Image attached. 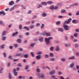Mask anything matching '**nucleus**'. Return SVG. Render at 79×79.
I'll use <instances>...</instances> for the list:
<instances>
[{"label":"nucleus","mask_w":79,"mask_h":79,"mask_svg":"<svg viewBox=\"0 0 79 79\" xmlns=\"http://www.w3.org/2000/svg\"><path fill=\"white\" fill-rule=\"evenodd\" d=\"M53 39L52 37H49L48 38H45V42L47 44H48L50 42L49 40Z\"/></svg>","instance_id":"nucleus-1"},{"label":"nucleus","mask_w":79,"mask_h":79,"mask_svg":"<svg viewBox=\"0 0 79 79\" xmlns=\"http://www.w3.org/2000/svg\"><path fill=\"white\" fill-rule=\"evenodd\" d=\"M72 20V19L70 18L68 19V21H65L64 24H69V23H70V22H71V21Z\"/></svg>","instance_id":"nucleus-2"},{"label":"nucleus","mask_w":79,"mask_h":79,"mask_svg":"<svg viewBox=\"0 0 79 79\" xmlns=\"http://www.w3.org/2000/svg\"><path fill=\"white\" fill-rule=\"evenodd\" d=\"M37 75L40 78H44V75L43 74H41V75H40V73H37Z\"/></svg>","instance_id":"nucleus-3"},{"label":"nucleus","mask_w":79,"mask_h":79,"mask_svg":"<svg viewBox=\"0 0 79 79\" xmlns=\"http://www.w3.org/2000/svg\"><path fill=\"white\" fill-rule=\"evenodd\" d=\"M63 27L64 28L65 30H69V28L68 27V26L66 25H64L63 26Z\"/></svg>","instance_id":"nucleus-4"},{"label":"nucleus","mask_w":79,"mask_h":79,"mask_svg":"<svg viewBox=\"0 0 79 79\" xmlns=\"http://www.w3.org/2000/svg\"><path fill=\"white\" fill-rule=\"evenodd\" d=\"M16 69H14V70H13V73H14V74H15V76H17L18 73V72H16Z\"/></svg>","instance_id":"nucleus-5"},{"label":"nucleus","mask_w":79,"mask_h":79,"mask_svg":"<svg viewBox=\"0 0 79 79\" xmlns=\"http://www.w3.org/2000/svg\"><path fill=\"white\" fill-rule=\"evenodd\" d=\"M44 33L46 34V35L47 36H50L51 34L49 33H47L46 31H44Z\"/></svg>","instance_id":"nucleus-6"},{"label":"nucleus","mask_w":79,"mask_h":79,"mask_svg":"<svg viewBox=\"0 0 79 79\" xmlns=\"http://www.w3.org/2000/svg\"><path fill=\"white\" fill-rule=\"evenodd\" d=\"M14 4H15V2H14L13 1H11L9 3V5L10 6L13 5H14Z\"/></svg>","instance_id":"nucleus-7"},{"label":"nucleus","mask_w":79,"mask_h":79,"mask_svg":"<svg viewBox=\"0 0 79 79\" xmlns=\"http://www.w3.org/2000/svg\"><path fill=\"white\" fill-rule=\"evenodd\" d=\"M55 73V70H52L50 72V74L51 75H53V74Z\"/></svg>","instance_id":"nucleus-8"},{"label":"nucleus","mask_w":79,"mask_h":79,"mask_svg":"<svg viewBox=\"0 0 79 79\" xmlns=\"http://www.w3.org/2000/svg\"><path fill=\"white\" fill-rule=\"evenodd\" d=\"M60 50V49H59V46H57L56 48L55 51H59Z\"/></svg>","instance_id":"nucleus-9"},{"label":"nucleus","mask_w":79,"mask_h":79,"mask_svg":"<svg viewBox=\"0 0 79 79\" xmlns=\"http://www.w3.org/2000/svg\"><path fill=\"white\" fill-rule=\"evenodd\" d=\"M41 56L40 55H39L37 56H36V58L37 60H39L41 58Z\"/></svg>","instance_id":"nucleus-10"},{"label":"nucleus","mask_w":79,"mask_h":79,"mask_svg":"<svg viewBox=\"0 0 79 79\" xmlns=\"http://www.w3.org/2000/svg\"><path fill=\"white\" fill-rule=\"evenodd\" d=\"M2 41H5L6 40V36H2Z\"/></svg>","instance_id":"nucleus-11"},{"label":"nucleus","mask_w":79,"mask_h":79,"mask_svg":"<svg viewBox=\"0 0 79 79\" xmlns=\"http://www.w3.org/2000/svg\"><path fill=\"white\" fill-rule=\"evenodd\" d=\"M75 57L74 56H72V57H70L69 58V60H73L74 59H75Z\"/></svg>","instance_id":"nucleus-12"},{"label":"nucleus","mask_w":79,"mask_h":79,"mask_svg":"<svg viewBox=\"0 0 79 79\" xmlns=\"http://www.w3.org/2000/svg\"><path fill=\"white\" fill-rule=\"evenodd\" d=\"M18 34V31H16L15 33H13V35H12V36H15V35H17Z\"/></svg>","instance_id":"nucleus-13"},{"label":"nucleus","mask_w":79,"mask_h":79,"mask_svg":"<svg viewBox=\"0 0 79 79\" xmlns=\"http://www.w3.org/2000/svg\"><path fill=\"white\" fill-rule=\"evenodd\" d=\"M17 41L18 42V43H21L22 42V41H21V40L20 39H18Z\"/></svg>","instance_id":"nucleus-14"},{"label":"nucleus","mask_w":79,"mask_h":79,"mask_svg":"<svg viewBox=\"0 0 79 79\" xmlns=\"http://www.w3.org/2000/svg\"><path fill=\"white\" fill-rule=\"evenodd\" d=\"M5 15V13L2 11L0 12V15Z\"/></svg>","instance_id":"nucleus-15"},{"label":"nucleus","mask_w":79,"mask_h":79,"mask_svg":"<svg viewBox=\"0 0 79 79\" xmlns=\"http://www.w3.org/2000/svg\"><path fill=\"white\" fill-rule=\"evenodd\" d=\"M50 10H54V6H52L50 7Z\"/></svg>","instance_id":"nucleus-16"},{"label":"nucleus","mask_w":79,"mask_h":79,"mask_svg":"<svg viewBox=\"0 0 79 79\" xmlns=\"http://www.w3.org/2000/svg\"><path fill=\"white\" fill-rule=\"evenodd\" d=\"M78 4L77 3H75L73 5H71L72 6H77Z\"/></svg>","instance_id":"nucleus-17"},{"label":"nucleus","mask_w":79,"mask_h":79,"mask_svg":"<svg viewBox=\"0 0 79 79\" xmlns=\"http://www.w3.org/2000/svg\"><path fill=\"white\" fill-rule=\"evenodd\" d=\"M47 3H48V4H52L53 3V2L51 1H49L47 2Z\"/></svg>","instance_id":"nucleus-18"},{"label":"nucleus","mask_w":79,"mask_h":79,"mask_svg":"<svg viewBox=\"0 0 79 79\" xmlns=\"http://www.w3.org/2000/svg\"><path fill=\"white\" fill-rule=\"evenodd\" d=\"M66 11L65 10H62L61 11V13H66Z\"/></svg>","instance_id":"nucleus-19"},{"label":"nucleus","mask_w":79,"mask_h":79,"mask_svg":"<svg viewBox=\"0 0 79 79\" xmlns=\"http://www.w3.org/2000/svg\"><path fill=\"white\" fill-rule=\"evenodd\" d=\"M79 47L78 44H75V47L76 48H77Z\"/></svg>","instance_id":"nucleus-20"},{"label":"nucleus","mask_w":79,"mask_h":79,"mask_svg":"<svg viewBox=\"0 0 79 79\" xmlns=\"http://www.w3.org/2000/svg\"><path fill=\"white\" fill-rule=\"evenodd\" d=\"M50 60L51 61H54L55 60V58H51L50 59Z\"/></svg>","instance_id":"nucleus-21"},{"label":"nucleus","mask_w":79,"mask_h":79,"mask_svg":"<svg viewBox=\"0 0 79 79\" xmlns=\"http://www.w3.org/2000/svg\"><path fill=\"white\" fill-rule=\"evenodd\" d=\"M41 4L42 5H47V3L45 2H42L41 3Z\"/></svg>","instance_id":"nucleus-22"},{"label":"nucleus","mask_w":79,"mask_h":79,"mask_svg":"<svg viewBox=\"0 0 79 79\" xmlns=\"http://www.w3.org/2000/svg\"><path fill=\"white\" fill-rule=\"evenodd\" d=\"M24 29L26 30H29V28L25 26L24 27Z\"/></svg>","instance_id":"nucleus-23"},{"label":"nucleus","mask_w":79,"mask_h":79,"mask_svg":"<svg viewBox=\"0 0 79 79\" xmlns=\"http://www.w3.org/2000/svg\"><path fill=\"white\" fill-rule=\"evenodd\" d=\"M42 16L43 17H45L46 16H47V14L46 13H43L42 15Z\"/></svg>","instance_id":"nucleus-24"},{"label":"nucleus","mask_w":79,"mask_h":79,"mask_svg":"<svg viewBox=\"0 0 79 79\" xmlns=\"http://www.w3.org/2000/svg\"><path fill=\"white\" fill-rule=\"evenodd\" d=\"M5 33H6V31H4L2 34V36H3L5 35Z\"/></svg>","instance_id":"nucleus-25"},{"label":"nucleus","mask_w":79,"mask_h":79,"mask_svg":"<svg viewBox=\"0 0 79 79\" xmlns=\"http://www.w3.org/2000/svg\"><path fill=\"white\" fill-rule=\"evenodd\" d=\"M72 22L73 23H74V24H75V23H76L77 22H76V20H72Z\"/></svg>","instance_id":"nucleus-26"},{"label":"nucleus","mask_w":79,"mask_h":79,"mask_svg":"<svg viewBox=\"0 0 79 79\" xmlns=\"http://www.w3.org/2000/svg\"><path fill=\"white\" fill-rule=\"evenodd\" d=\"M61 61H62V62H64L65 61V59L64 58H63L61 59Z\"/></svg>","instance_id":"nucleus-27"},{"label":"nucleus","mask_w":79,"mask_h":79,"mask_svg":"<svg viewBox=\"0 0 79 79\" xmlns=\"http://www.w3.org/2000/svg\"><path fill=\"white\" fill-rule=\"evenodd\" d=\"M42 54V53L41 52H37V54L38 55H40Z\"/></svg>","instance_id":"nucleus-28"},{"label":"nucleus","mask_w":79,"mask_h":79,"mask_svg":"<svg viewBox=\"0 0 79 79\" xmlns=\"http://www.w3.org/2000/svg\"><path fill=\"white\" fill-rule=\"evenodd\" d=\"M75 65V64H74V63H72V64H70V67H71V68H73V67H74V65Z\"/></svg>","instance_id":"nucleus-29"},{"label":"nucleus","mask_w":79,"mask_h":79,"mask_svg":"<svg viewBox=\"0 0 79 79\" xmlns=\"http://www.w3.org/2000/svg\"><path fill=\"white\" fill-rule=\"evenodd\" d=\"M4 46H5V44H4L1 46V48L2 49L4 48Z\"/></svg>","instance_id":"nucleus-30"},{"label":"nucleus","mask_w":79,"mask_h":79,"mask_svg":"<svg viewBox=\"0 0 79 79\" xmlns=\"http://www.w3.org/2000/svg\"><path fill=\"white\" fill-rule=\"evenodd\" d=\"M60 23H61V22H60V21H59L56 22V24L57 25H59V24H60Z\"/></svg>","instance_id":"nucleus-31"},{"label":"nucleus","mask_w":79,"mask_h":79,"mask_svg":"<svg viewBox=\"0 0 79 79\" xmlns=\"http://www.w3.org/2000/svg\"><path fill=\"white\" fill-rule=\"evenodd\" d=\"M44 26L45 25H44V24H42V26H41V29H43V28L44 27Z\"/></svg>","instance_id":"nucleus-32"},{"label":"nucleus","mask_w":79,"mask_h":79,"mask_svg":"<svg viewBox=\"0 0 79 79\" xmlns=\"http://www.w3.org/2000/svg\"><path fill=\"white\" fill-rule=\"evenodd\" d=\"M35 44L34 43L33 44H31L30 46L31 47L33 48V47H34V45Z\"/></svg>","instance_id":"nucleus-33"},{"label":"nucleus","mask_w":79,"mask_h":79,"mask_svg":"<svg viewBox=\"0 0 79 79\" xmlns=\"http://www.w3.org/2000/svg\"><path fill=\"white\" fill-rule=\"evenodd\" d=\"M65 45L66 47H69V46H70V44H65Z\"/></svg>","instance_id":"nucleus-34"},{"label":"nucleus","mask_w":79,"mask_h":79,"mask_svg":"<svg viewBox=\"0 0 79 79\" xmlns=\"http://www.w3.org/2000/svg\"><path fill=\"white\" fill-rule=\"evenodd\" d=\"M19 29H22V25L20 24L19 26Z\"/></svg>","instance_id":"nucleus-35"},{"label":"nucleus","mask_w":79,"mask_h":79,"mask_svg":"<svg viewBox=\"0 0 79 79\" xmlns=\"http://www.w3.org/2000/svg\"><path fill=\"white\" fill-rule=\"evenodd\" d=\"M50 56L51 57H52L53 56V54L52 53H50Z\"/></svg>","instance_id":"nucleus-36"},{"label":"nucleus","mask_w":79,"mask_h":79,"mask_svg":"<svg viewBox=\"0 0 79 79\" xmlns=\"http://www.w3.org/2000/svg\"><path fill=\"white\" fill-rule=\"evenodd\" d=\"M9 79H12L10 73H9Z\"/></svg>","instance_id":"nucleus-37"},{"label":"nucleus","mask_w":79,"mask_h":79,"mask_svg":"<svg viewBox=\"0 0 79 79\" xmlns=\"http://www.w3.org/2000/svg\"><path fill=\"white\" fill-rule=\"evenodd\" d=\"M43 38H40V39H39V41L40 42H43Z\"/></svg>","instance_id":"nucleus-38"},{"label":"nucleus","mask_w":79,"mask_h":79,"mask_svg":"<svg viewBox=\"0 0 79 79\" xmlns=\"http://www.w3.org/2000/svg\"><path fill=\"white\" fill-rule=\"evenodd\" d=\"M58 6H54V10H57L58 9Z\"/></svg>","instance_id":"nucleus-39"},{"label":"nucleus","mask_w":79,"mask_h":79,"mask_svg":"<svg viewBox=\"0 0 79 79\" xmlns=\"http://www.w3.org/2000/svg\"><path fill=\"white\" fill-rule=\"evenodd\" d=\"M34 25H31L30 26V27L31 29H33V28H34Z\"/></svg>","instance_id":"nucleus-40"},{"label":"nucleus","mask_w":79,"mask_h":79,"mask_svg":"<svg viewBox=\"0 0 79 79\" xmlns=\"http://www.w3.org/2000/svg\"><path fill=\"white\" fill-rule=\"evenodd\" d=\"M40 26V23H36V26L37 27H38L39 26Z\"/></svg>","instance_id":"nucleus-41"},{"label":"nucleus","mask_w":79,"mask_h":79,"mask_svg":"<svg viewBox=\"0 0 79 79\" xmlns=\"http://www.w3.org/2000/svg\"><path fill=\"white\" fill-rule=\"evenodd\" d=\"M28 57V55L27 54H25L24 55V57L25 58H27Z\"/></svg>","instance_id":"nucleus-42"},{"label":"nucleus","mask_w":79,"mask_h":79,"mask_svg":"<svg viewBox=\"0 0 79 79\" xmlns=\"http://www.w3.org/2000/svg\"><path fill=\"white\" fill-rule=\"evenodd\" d=\"M45 57H46V58H48V57H49V56L47 54H46L45 55Z\"/></svg>","instance_id":"nucleus-43"},{"label":"nucleus","mask_w":79,"mask_h":79,"mask_svg":"<svg viewBox=\"0 0 79 79\" xmlns=\"http://www.w3.org/2000/svg\"><path fill=\"white\" fill-rule=\"evenodd\" d=\"M21 54H19V53H17V55H16V56H21Z\"/></svg>","instance_id":"nucleus-44"},{"label":"nucleus","mask_w":79,"mask_h":79,"mask_svg":"<svg viewBox=\"0 0 79 79\" xmlns=\"http://www.w3.org/2000/svg\"><path fill=\"white\" fill-rule=\"evenodd\" d=\"M76 68L77 70H78L79 69V66L78 65H76Z\"/></svg>","instance_id":"nucleus-45"},{"label":"nucleus","mask_w":79,"mask_h":79,"mask_svg":"<svg viewBox=\"0 0 79 79\" xmlns=\"http://www.w3.org/2000/svg\"><path fill=\"white\" fill-rule=\"evenodd\" d=\"M59 78H60V79H64V78L62 76H60Z\"/></svg>","instance_id":"nucleus-46"},{"label":"nucleus","mask_w":79,"mask_h":79,"mask_svg":"<svg viewBox=\"0 0 79 79\" xmlns=\"http://www.w3.org/2000/svg\"><path fill=\"white\" fill-rule=\"evenodd\" d=\"M29 68V66L27 65L25 67V69L27 70Z\"/></svg>","instance_id":"nucleus-47"},{"label":"nucleus","mask_w":79,"mask_h":79,"mask_svg":"<svg viewBox=\"0 0 79 79\" xmlns=\"http://www.w3.org/2000/svg\"><path fill=\"white\" fill-rule=\"evenodd\" d=\"M36 71L38 72H40V69L38 68H37V69H36Z\"/></svg>","instance_id":"nucleus-48"},{"label":"nucleus","mask_w":79,"mask_h":79,"mask_svg":"<svg viewBox=\"0 0 79 79\" xmlns=\"http://www.w3.org/2000/svg\"><path fill=\"white\" fill-rule=\"evenodd\" d=\"M70 39H71V40H73L74 39V37L73 35H71L70 36Z\"/></svg>","instance_id":"nucleus-49"},{"label":"nucleus","mask_w":79,"mask_h":79,"mask_svg":"<svg viewBox=\"0 0 79 79\" xmlns=\"http://www.w3.org/2000/svg\"><path fill=\"white\" fill-rule=\"evenodd\" d=\"M34 53L33 52H31V55L33 57H34Z\"/></svg>","instance_id":"nucleus-50"},{"label":"nucleus","mask_w":79,"mask_h":79,"mask_svg":"<svg viewBox=\"0 0 79 79\" xmlns=\"http://www.w3.org/2000/svg\"><path fill=\"white\" fill-rule=\"evenodd\" d=\"M14 46H15V47L17 48L18 47V44H14Z\"/></svg>","instance_id":"nucleus-51"},{"label":"nucleus","mask_w":79,"mask_h":79,"mask_svg":"<svg viewBox=\"0 0 79 79\" xmlns=\"http://www.w3.org/2000/svg\"><path fill=\"white\" fill-rule=\"evenodd\" d=\"M77 42V39H75L73 40V42Z\"/></svg>","instance_id":"nucleus-52"},{"label":"nucleus","mask_w":79,"mask_h":79,"mask_svg":"<svg viewBox=\"0 0 79 79\" xmlns=\"http://www.w3.org/2000/svg\"><path fill=\"white\" fill-rule=\"evenodd\" d=\"M58 18H63V17L62 16H58Z\"/></svg>","instance_id":"nucleus-53"},{"label":"nucleus","mask_w":79,"mask_h":79,"mask_svg":"<svg viewBox=\"0 0 79 79\" xmlns=\"http://www.w3.org/2000/svg\"><path fill=\"white\" fill-rule=\"evenodd\" d=\"M3 56H4V57H6V54L5 52L3 54Z\"/></svg>","instance_id":"nucleus-54"},{"label":"nucleus","mask_w":79,"mask_h":79,"mask_svg":"<svg viewBox=\"0 0 79 79\" xmlns=\"http://www.w3.org/2000/svg\"><path fill=\"white\" fill-rule=\"evenodd\" d=\"M53 47H51L50 48V50L51 51H53Z\"/></svg>","instance_id":"nucleus-55"},{"label":"nucleus","mask_w":79,"mask_h":79,"mask_svg":"<svg viewBox=\"0 0 79 79\" xmlns=\"http://www.w3.org/2000/svg\"><path fill=\"white\" fill-rule=\"evenodd\" d=\"M8 58H9V59H12V56H9V57H8Z\"/></svg>","instance_id":"nucleus-56"},{"label":"nucleus","mask_w":79,"mask_h":79,"mask_svg":"<svg viewBox=\"0 0 79 79\" xmlns=\"http://www.w3.org/2000/svg\"><path fill=\"white\" fill-rule=\"evenodd\" d=\"M40 7H42V5H39L38 6V8H40Z\"/></svg>","instance_id":"nucleus-57"},{"label":"nucleus","mask_w":79,"mask_h":79,"mask_svg":"<svg viewBox=\"0 0 79 79\" xmlns=\"http://www.w3.org/2000/svg\"><path fill=\"white\" fill-rule=\"evenodd\" d=\"M3 68H2L1 69V70H0V73H2V70H3Z\"/></svg>","instance_id":"nucleus-58"},{"label":"nucleus","mask_w":79,"mask_h":79,"mask_svg":"<svg viewBox=\"0 0 79 79\" xmlns=\"http://www.w3.org/2000/svg\"><path fill=\"white\" fill-rule=\"evenodd\" d=\"M9 48L10 49H12L13 48V47L12 46H10L9 47Z\"/></svg>","instance_id":"nucleus-59"},{"label":"nucleus","mask_w":79,"mask_h":79,"mask_svg":"<svg viewBox=\"0 0 79 79\" xmlns=\"http://www.w3.org/2000/svg\"><path fill=\"white\" fill-rule=\"evenodd\" d=\"M32 12V11L31 10H29L28 11V14H30V13H31Z\"/></svg>","instance_id":"nucleus-60"},{"label":"nucleus","mask_w":79,"mask_h":79,"mask_svg":"<svg viewBox=\"0 0 79 79\" xmlns=\"http://www.w3.org/2000/svg\"><path fill=\"white\" fill-rule=\"evenodd\" d=\"M76 15L77 16H78V15H79V11L77 12L76 13Z\"/></svg>","instance_id":"nucleus-61"},{"label":"nucleus","mask_w":79,"mask_h":79,"mask_svg":"<svg viewBox=\"0 0 79 79\" xmlns=\"http://www.w3.org/2000/svg\"><path fill=\"white\" fill-rule=\"evenodd\" d=\"M37 17V16L35 15L34 16V17L32 18V19H35V18H36Z\"/></svg>","instance_id":"nucleus-62"},{"label":"nucleus","mask_w":79,"mask_h":79,"mask_svg":"<svg viewBox=\"0 0 79 79\" xmlns=\"http://www.w3.org/2000/svg\"><path fill=\"white\" fill-rule=\"evenodd\" d=\"M76 55L77 56H79V53L78 52H76Z\"/></svg>","instance_id":"nucleus-63"},{"label":"nucleus","mask_w":79,"mask_h":79,"mask_svg":"<svg viewBox=\"0 0 79 79\" xmlns=\"http://www.w3.org/2000/svg\"><path fill=\"white\" fill-rule=\"evenodd\" d=\"M18 66L19 67H21L22 65L21 64H18Z\"/></svg>","instance_id":"nucleus-64"}]
</instances>
